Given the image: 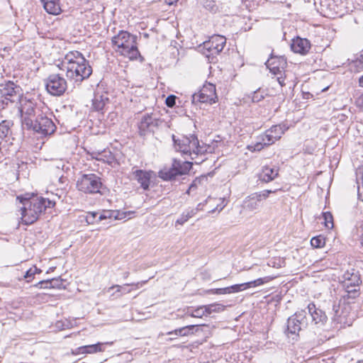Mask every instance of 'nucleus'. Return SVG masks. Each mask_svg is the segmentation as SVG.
<instances>
[{"instance_id": "obj_1", "label": "nucleus", "mask_w": 363, "mask_h": 363, "mask_svg": "<svg viewBox=\"0 0 363 363\" xmlns=\"http://www.w3.org/2000/svg\"><path fill=\"white\" fill-rule=\"evenodd\" d=\"M62 66L66 69V77L74 83H81L92 74V67L89 62L77 50L67 52Z\"/></svg>"}, {"instance_id": "obj_2", "label": "nucleus", "mask_w": 363, "mask_h": 363, "mask_svg": "<svg viewBox=\"0 0 363 363\" xmlns=\"http://www.w3.org/2000/svg\"><path fill=\"white\" fill-rule=\"evenodd\" d=\"M17 199L23 203V207L21 208V219L26 225L33 224L48 208H53L55 205V202L49 199L34 195L31 197H27V195L20 196Z\"/></svg>"}, {"instance_id": "obj_3", "label": "nucleus", "mask_w": 363, "mask_h": 363, "mask_svg": "<svg viewBox=\"0 0 363 363\" xmlns=\"http://www.w3.org/2000/svg\"><path fill=\"white\" fill-rule=\"evenodd\" d=\"M172 140L175 150L184 156L189 157L196 164H201L206 160L207 147L200 145L195 135H182L177 138L172 135Z\"/></svg>"}, {"instance_id": "obj_4", "label": "nucleus", "mask_w": 363, "mask_h": 363, "mask_svg": "<svg viewBox=\"0 0 363 363\" xmlns=\"http://www.w3.org/2000/svg\"><path fill=\"white\" fill-rule=\"evenodd\" d=\"M137 37L128 31L120 30L111 38V44L115 51L121 55L136 60L140 56L137 47Z\"/></svg>"}, {"instance_id": "obj_5", "label": "nucleus", "mask_w": 363, "mask_h": 363, "mask_svg": "<svg viewBox=\"0 0 363 363\" xmlns=\"http://www.w3.org/2000/svg\"><path fill=\"white\" fill-rule=\"evenodd\" d=\"M102 187L101 178L95 174H84L77 181V188L85 194H96Z\"/></svg>"}, {"instance_id": "obj_6", "label": "nucleus", "mask_w": 363, "mask_h": 363, "mask_svg": "<svg viewBox=\"0 0 363 363\" xmlns=\"http://www.w3.org/2000/svg\"><path fill=\"white\" fill-rule=\"evenodd\" d=\"M21 88L12 82L0 84V110L4 109L9 104L16 102L21 95Z\"/></svg>"}, {"instance_id": "obj_7", "label": "nucleus", "mask_w": 363, "mask_h": 363, "mask_svg": "<svg viewBox=\"0 0 363 363\" xmlns=\"http://www.w3.org/2000/svg\"><path fill=\"white\" fill-rule=\"evenodd\" d=\"M341 282L349 298H354L359 296V286L361 283V279L357 271L354 269L346 271L342 275Z\"/></svg>"}, {"instance_id": "obj_8", "label": "nucleus", "mask_w": 363, "mask_h": 363, "mask_svg": "<svg viewBox=\"0 0 363 363\" xmlns=\"http://www.w3.org/2000/svg\"><path fill=\"white\" fill-rule=\"evenodd\" d=\"M67 87L65 79L59 74H52L45 79L47 91L52 96L62 95Z\"/></svg>"}, {"instance_id": "obj_9", "label": "nucleus", "mask_w": 363, "mask_h": 363, "mask_svg": "<svg viewBox=\"0 0 363 363\" xmlns=\"http://www.w3.org/2000/svg\"><path fill=\"white\" fill-rule=\"evenodd\" d=\"M307 325L306 311L301 310L288 318L286 332L292 335L298 334Z\"/></svg>"}, {"instance_id": "obj_10", "label": "nucleus", "mask_w": 363, "mask_h": 363, "mask_svg": "<svg viewBox=\"0 0 363 363\" xmlns=\"http://www.w3.org/2000/svg\"><path fill=\"white\" fill-rule=\"evenodd\" d=\"M22 125L26 128L33 125V121L37 117L40 110L32 101H25L20 108Z\"/></svg>"}, {"instance_id": "obj_11", "label": "nucleus", "mask_w": 363, "mask_h": 363, "mask_svg": "<svg viewBox=\"0 0 363 363\" xmlns=\"http://www.w3.org/2000/svg\"><path fill=\"white\" fill-rule=\"evenodd\" d=\"M225 43L226 39L224 36L220 35H213L208 40L203 43V54L208 58L218 55L223 50Z\"/></svg>"}, {"instance_id": "obj_12", "label": "nucleus", "mask_w": 363, "mask_h": 363, "mask_svg": "<svg viewBox=\"0 0 363 363\" xmlns=\"http://www.w3.org/2000/svg\"><path fill=\"white\" fill-rule=\"evenodd\" d=\"M29 129L43 135H48L55 133L56 126L51 118L42 113H38L33 121V125Z\"/></svg>"}, {"instance_id": "obj_13", "label": "nucleus", "mask_w": 363, "mask_h": 363, "mask_svg": "<svg viewBox=\"0 0 363 363\" xmlns=\"http://www.w3.org/2000/svg\"><path fill=\"white\" fill-rule=\"evenodd\" d=\"M160 123V119L152 113L143 115L138 125L140 135H145L148 133L153 132Z\"/></svg>"}, {"instance_id": "obj_14", "label": "nucleus", "mask_w": 363, "mask_h": 363, "mask_svg": "<svg viewBox=\"0 0 363 363\" xmlns=\"http://www.w3.org/2000/svg\"><path fill=\"white\" fill-rule=\"evenodd\" d=\"M216 86L214 84L208 83L204 84L199 94H194L192 96L193 103L199 101L201 103H215L216 98Z\"/></svg>"}, {"instance_id": "obj_15", "label": "nucleus", "mask_w": 363, "mask_h": 363, "mask_svg": "<svg viewBox=\"0 0 363 363\" xmlns=\"http://www.w3.org/2000/svg\"><path fill=\"white\" fill-rule=\"evenodd\" d=\"M208 179L206 176L196 177L190 184L186 194L191 196L203 194L206 191Z\"/></svg>"}, {"instance_id": "obj_16", "label": "nucleus", "mask_w": 363, "mask_h": 363, "mask_svg": "<svg viewBox=\"0 0 363 363\" xmlns=\"http://www.w3.org/2000/svg\"><path fill=\"white\" fill-rule=\"evenodd\" d=\"M113 343V342H97L96 344L94 345L81 346L72 350V354L74 355H78L85 354H94L104 352L105 350V348L104 347V345H112Z\"/></svg>"}, {"instance_id": "obj_17", "label": "nucleus", "mask_w": 363, "mask_h": 363, "mask_svg": "<svg viewBox=\"0 0 363 363\" xmlns=\"http://www.w3.org/2000/svg\"><path fill=\"white\" fill-rule=\"evenodd\" d=\"M306 308L311 317L312 322L315 325H319L321 326L326 323L328 318L325 313L320 308H317L314 303H308Z\"/></svg>"}, {"instance_id": "obj_18", "label": "nucleus", "mask_w": 363, "mask_h": 363, "mask_svg": "<svg viewBox=\"0 0 363 363\" xmlns=\"http://www.w3.org/2000/svg\"><path fill=\"white\" fill-rule=\"evenodd\" d=\"M291 49L296 53L306 55L311 49V43L306 38L296 37L292 40Z\"/></svg>"}, {"instance_id": "obj_19", "label": "nucleus", "mask_w": 363, "mask_h": 363, "mask_svg": "<svg viewBox=\"0 0 363 363\" xmlns=\"http://www.w3.org/2000/svg\"><path fill=\"white\" fill-rule=\"evenodd\" d=\"M133 211H125L121 212L119 211H112V210H104L102 212L99 213V216H98V220H103L106 219H113V220H122L128 216L134 214Z\"/></svg>"}, {"instance_id": "obj_20", "label": "nucleus", "mask_w": 363, "mask_h": 363, "mask_svg": "<svg viewBox=\"0 0 363 363\" xmlns=\"http://www.w3.org/2000/svg\"><path fill=\"white\" fill-rule=\"evenodd\" d=\"M152 173L150 171L136 169L133 171V177L144 190H148Z\"/></svg>"}, {"instance_id": "obj_21", "label": "nucleus", "mask_w": 363, "mask_h": 363, "mask_svg": "<svg viewBox=\"0 0 363 363\" xmlns=\"http://www.w3.org/2000/svg\"><path fill=\"white\" fill-rule=\"evenodd\" d=\"M277 141L276 139H274L273 135L269 133L267 130L262 135H260L257 138V141L254 145L253 147H249V149L253 148L254 151H260L264 148V146H269L272 145Z\"/></svg>"}, {"instance_id": "obj_22", "label": "nucleus", "mask_w": 363, "mask_h": 363, "mask_svg": "<svg viewBox=\"0 0 363 363\" xmlns=\"http://www.w3.org/2000/svg\"><path fill=\"white\" fill-rule=\"evenodd\" d=\"M267 67L270 70V72L274 75L281 74L284 67L286 65V61L284 57H279L278 65L275 66V59L270 58L266 62Z\"/></svg>"}, {"instance_id": "obj_23", "label": "nucleus", "mask_w": 363, "mask_h": 363, "mask_svg": "<svg viewBox=\"0 0 363 363\" xmlns=\"http://www.w3.org/2000/svg\"><path fill=\"white\" fill-rule=\"evenodd\" d=\"M278 172L279 169L276 167L264 166L262 167L259 179L266 183L269 182L278 176Z\"/></svg>"}, {"instance_id": "obj_24", "label": "nucleus", "mask_w": 363, "mask_h": 363, "mask_svg": "<svg viewBox=\"0 0 363 363\" xmlns=\"http://www.w3.org/2000/svg\"><path fill=\"white\" fill-rule=\"evenodd\" d=\"M108 101L107 94L96 92L92 99V108L96 111H102Z\"/></svg>"}, {"instance_id": "obj_25", "label": "nucleus", "mask_w": 363, "mask_h": 363, "mask_svg": "<svg viewBox=\"0 0 363 363\" xmlns=\"http://www.w3.org/2000/svg\"><path fill=\"white\" fill-rule=\"evenodd\" d=\"M352 72H359L363 69V50L355 54L352 59H348Z\"/></svg>"}, {"instance_id": "obj_26", "label": "nucleus", "mask_w": 363, "mask_h": 363, "mask_svg": "<svg viewBox=\"0 0 363 363\" xmlns=\"http://www.w3.org/2000/svg\"><path fill=\"white\" fill-rule=\"evenodd\" d=\"M206 326L205 325H189L180 328L175 329L174 330L169 331L167 333V335H177L182 337L188 336L191 334L194 333V328H196L195 332H198L199 330V327Z\"/></svg>"}, {"instance_id": "obj_27", "label": "nucleus", "mask_w": 363, "mask_h": 363, "mask_svg": "<svg viewBox=\"0 0 363 363\" xmlns=\"http://www.w3.org/2000/svg\"><path fill=\"white\" fill-rule=\"evenodd\" d=\"M260 201L257 194H251L243 201V208L249 211L257 210L260 206Z\"/></svg>"}, {"instance_id": "obj_28", "label": "nucleus", "mask_w": 363, "mask_h": 363, "mask_svg": "<svg viewBox=\"0 0 363 363\" xmlns=\"http://www.w3.org/2000/svg\"><path fill=\"white\" fill-rule=\"evenodd\" d=\"M13 123L12 121L5 120L0 123V138L6 141V138L11 135V127Z\"/></svg>"}, {"instance_id": "obj_29", "label": "nucleus", "mask_w": 363, "mask_h": 363, "mask_svg": "<svg viewBox=\"0 0 363 363\" xmlns=\"http://www.w3.org/2000/svg\"><path fill=\"white\" fill-rule=\"evenodd\" d=\"M43 3L44 9L50 14L57 15L60 13L61 9L59 4L55 0H41Z\"/></svg>"}, {"instance_id": "obj_30", "label": "nucleus", "mask_w": 363, "mask_h": 363, "mask_svg": "<svg viewBox=\"0 0 363 363\" xmlns=\"http://www.w3.org/2000/svg\"><path fill=\"white\" fill-rule=\"evenodd\" d=\"M177 168L174 166V162L172 165L169 168H164L160 171L159 177L163 180H172L174 179L177 176H179L178 172H177Z\"/></svg>"}, {"instance_id": "obj_31", "label": "nucleus", "mask_w": 363, "mask_h": 363, "mask_svg": "<svg viewBox=\"0 0 363 363\" xmlns=\"http://www.w3.org/2000/svg\"><path fill=\"white\" fill-rule=\"evenodd\" d=\"M191 162H181L179 160H174V166L176 167L179 175H184L188 174L192 167Z\"/></svg>"}, {"instance_id": "obj_32", "label": "nucleus", "mask_w": 363, "mask_h": 363, "mask_svg": "<svg viewBox=\"0 0 363 363\" xmlns=\"http://www.w3.org/2000/svg\"><path fill=\"white\" fill-rule=\"evenodd\" d=\"M146 282H147V281H143L137 282V283L126 284L123 286L115 285V286H112L111 287H110L109 290L116 288L117 289L116 293H121V294L118 295V296H121L122 294H128L131 291V289H127L126 286H135L136 288H139L140 286H142L143 284H145Z\"/></svg>"}, {"instance_id": "obj_33", "label": "nucleus", "mask_w": 363, "mask_h": 363, "mask_svg": "<svg viewBox=\"0 0 363 363\" xmlns=\"http://www.w3.org/2000/svg\"><path fill=\"white\" fill-rule=\"evenodd\" d=\"M286 128L284 125H273L271 128L268 129L269 133H271L274 136V139L277 140H279L281 135L284 133Z\"/></svg>"}, {"instance_id": "obj_34", "label": "nucleus", "mask_w": 363, "mask_h": 363, "mask_svg": "<svg viewBox=\"0 0 363 363\" xmlns=\"http://www.w3.org/2000/svg\"><path fill=\"white\" fill-rule=\"evenodd\" d=\"M99 216V212H88L86 215L81 216V221L85 220L89 225L98 223L100 222V220H98Z\"/></svg>"}, {"instance_id": "obj_35", "label": "nucleus", "mask_w": 363, "mask_h": 363, "mask_svg": "<svg viewBox=\"0 0 363 363\" xmlns=\"http://www.w3.org/2000/svg\"><path fill=\"white\" fill-rule=\"evenodd\" d=\"M202 4L204 9L213 13L220 11V5L216 2V0H203Z\"/></svg>"}, {"instance_id": "obj_36", "label": "nucleus", "mask_w": 363, "mask_h": 363, "mask_svg": "<svg viewBox=\"0 0 363 363\" xmlns=\"http://www.w3.org/2000/svg\"><path fill=\"white\" fill-rule=\"evenodd\" d=\"M357 182L358 184V198L363 200V167L359 168L357 172Z\"/></svg>"}, {"instance_id": "obj_37", "label": "nucleus", "mask_w": 363, "mask_h": 363, "mask_svg": "<svg viewBox=\"0 0 363 363\" xmlns=\"http://www.w3.org/2000/svg\"><path fill=\"white\" fill-rule=\"evenodd\" d=\"M274 277H264L263 278H259L256 280L246 282V285L247 286V289L251 287H256L267 284L272 281Z\"/></svg>"}, {"instance_id": "obj_38", "label": "nucleus", "mask_w": 363, "mask_h": 363, "mask_svg": "<svg viewBox=\"0 0 363 363\" xmlns=\"http://www.w3.org/2000/svg\"><path fill=\"white\" fill-rule=\"evenodd\" d=\"M89 154L91 155L92 159H95L98 161H102L104 162H107L108 164L112 163L114 159L112 153L107 154L108 157L106 158L100 157L101 153L99 151H94Z\"/></svg>"}, {"instance_id": "obj_39", "label": "nucleus", "mask_w": 363, "mask_h": 363, "mask_svg": "<svg viewBox=\"0 0 363 363\" xmlns=\"http://www.w3.org/2000/svg\"><path fill=\"white\" fill-rule=\"evenodd\" d=\"M186 314L194 318H202L203 315H206L205 306L198 307L197 308L192 311L188 309Z\"/></svg>"}, {"instance_id": "obj_40", "label": "nucleus", "mask_w": 363, "mask_h": 363, "mask_svg": "<svg viewBox=\"0 0 363 363\" xmlns=\"http://www.w3.org/2000/svg\"><path fill=\"white\" fill-rule=\"evenodd\" d=\"M224 306L219 303L210 304L205 306V309L206 311V315H209L211 313H218L220 311H223L224 310Z\"/></svg>"}, {"instance_id": "obj_41", "label": "nucleus", "mask_w": 363, "mask_h": 363, "mask_svg": "<svg viewBox=\"0 0 363 363\" xmlns=\"http://www.w3.org/2000/svg\"><path fill=\"white\" fill-rule=\"evenodd\" d=\"M323 217L324 219V224L325 226L328 228L331 229L333 228V217L331 213L330 212H324L323 213Z\"/></svg>"}, {"instance_id": "obj_42", "label": "nucleus", "mask_w": 363, "mask_h": 363, "mask_svg": "<svg viewBox=\"0 0 363 363\" xmlns=\"http://www.w3.org/2000/svg\"><path fill=\"white\" fill-rule=\"evenodd\" d=\"M311 245L315 248H320L325 245V238L320 235L313 237L311 240Z\"/></svg>"}, {"instance_id": "obj_43", "label": "nucleus", "mask_w": 363, "mask_h": 363, "mask_svg": "<svg viewBox=\"0 0 363 363\" xmlns=\"http://www.w3.org/2000/svg\"><path fill=\"white\" fill-rule=\"evenodd\" d=\"M37 270L38 267L35 266L30 267L26 272L23 276L24 279H27L28 282H30L34 278L35 274H36Z\"/></svg>"}, {"instance_id": "obj_44", "label": "nucleus", "mask_w": 363, "mask_h": 363, "mask_svg": "<svg viewBox=\"0 0 363 363\" xmlns=\"http://www.w3.org/2000/svg\"><path fill=\"white\" fill-rule=\"evenodd\" d=\"M51 289H62L65 288L63 280L60 277L51 279Z\"/></svg>"}, {"instance_id": "obj_45", "label": "nucleus", "mask_w": 363, "mask_h": 363, "mask_svg": "<svg viewBox=\"0 0 363 363\" xmlns=\"http://www.w3.org/2000/svg\"><path fill=\"white\" fill-rule=\"evenodd\" d=\"M229 289H230V294L241 291L243 290H245L247 289V286L246 285V283L240 284H235L233 286H229Z\"/></svg>"}, {"instance_id": "obj_46", "label": "nucleus", "mask_w": 363, "mask_h": 363, "mask_svg": "<svg viewBox=\"0 0 363 363\" xmlns=\"http://www.w3.org/2000/svg\"><path fill=\"white\" fill-rule=\"evenodd\" d=\"M210 292L213 294H230V289L228 287L220 288V289H214L210 290Z\"/></svg>"}, {"instance_id": "obj_47", "label": "nucleus", "mask_w": 363, "mask_h": 363, "mask_svg": "<svg viewBox=\"0 0 363 363\" xmlns=\"http://www.w3.org/2000/svg\"><path fill=\"white\" fill-rule=\"evenodd\" d=\"M50 283H51V279L42 280L35 284V286L40 289H51Z\"/></svg>"}, {"instance_id": "obj_48", "label": "nucleus", "mask_w": 363, "mask_h": 363, "mask_svg": "<svg viewBox=\"0 0 363 363\" xmlns=\"http://www.w3.org/2000/svg\"><path fill=\"white\" fill-rule=\"evenodd\" d=\"M264 99V96L259 90L253 92L252 96V101L254 103H258Z\"/></svg>"}, {"instance_id": "obj_49", "label": "nucleus", "mask_w": 363, "mask_h": 363, "mask_svg": "<svg viewBox=\"0 0 363 363\" xmlns=\"http://www.w3.org/2000/svg\"><path fill=\"white\" fill-rule=\"evenodd\" d=\"M176 99H177V97L175 96L169 95L166 99V101H165L166 105L170 108L174 106L176 104Z\"/></svg>"}, {"instance_id": "obj_50", "label": "nucleus", "mask_w": 363, "mask_h": 363, "mask_svg": "<svg viewBox=\"0 0 363 363\" xmlns=\"http://www.w3.org/2000/svg\"><path fill=\"white\" fill-rule=\"evenodd\" d=\"M273 191L272 190H264L262 191L255 193L254 194H257L258 199H259L260 202L263 199H267L269 194L272 193Z\"/></svg>"}, {"instance_id": "obj_51", "label": "nucleus", "mask_w": 363, "mask_h": 363, "mask_svg": "<svg viewBox=\"0 0 363 363\" xmlns=\"http://www.w3.org/2000/svg\"><path fill=\"white\" fill-rule=\"evenodd\" d=\"M183 213L184 214V216H186V218L189 220L196 214V210H193V208L189 209L183 212Z\"/></svg>"}, {"instance_id": "obj_52", "label": "nucleus", "mask_w": 363, "mask_h": 363, "mask_svg": "<svg viewBox=\"0 0 363 363\" xmlns=\"http://www.w3.org/2000/svg\"><path fill=\"white\" fill-rule=\"evenodd\" d=\"M187 220L188 219L186 218V216H184V214L182 213L181 216L177 220L176 223L179 225H183Z\"/></svg>"}, {"instance_id": "obj_53", "label": "nucleus", "mask_w": 363, "mask_h": 363, "mask_svg": "<svg viewBox=\"0 0 363 363\" xmlns=\"http://www.w3.org/2000/svg\"><path fill=\"white\" fill-rule=\"evenodd\" d=\"M356 104L359 108L363 109V94L357 99Z\"/></svg>"}, {"instance_id": "obj_54", "label": "nucleus", "mask_w": 363, "mask_h": 363, "mask_svg": "<svg viewBox=\"0 0 363 363\" xmlns=\"http://www.w3.org/2000/svg\"><path fill=\"white\" fill-rule=\"evenodd\" d=\"M276 80L279 82V84H280L281 86H283L285 85V78L283 77L282 76H280V77H277Z\"/></svg>"}, {"instance_id": "obj_55", "label": "nucleus", "mask_w": 363, "mask_h": 363, "mask_svg": "<svg viewBox=\"0 0 363 363\" xmlns=\"http://www.w3.org/2000/svg\"><path fill=\"white\" fill-rule=\"evenodd\" d=\"M100 153H101L100 157L106 158V157H108V155H106V154L111 153V152L109 150H104L100 152Z\"/></svg>"}, {"instance_id": "obj_56", "label": "nucleus", "mask_w": 363, "mask_h": 363, "mask_svg": "<svg viewBox=\"0 0 363 363\" xmlns=\"http://www.w3.org/2000/svg\"><path fill=\"white\" fill-rule=\"evenodd\" d=\"M204 206L203 203H200L197 205V206L195 208H193V210H196V213L199 211L203 210V206Z\"/></svg>"}, {"instance_id": "obj_57", "label": "nucleus", "mask_w": 363, "mask_h": 363, "mask_svg": "<svg viewBox=\"0 0 363 363\" xmlns=\"http://www.w3.org/2000/svg\"><path fill=\"white\" fill-rule=\"evenodd\" d=\"M359 85L363 87V75L359 79Z\"/></svg>"}, {"instance_id": "obj_58", "label": "nucleus", "mask_w": 363, "mask_h": 363, "mask_svg": "<svg viewBox=\"0 0 363 363\" xmlns=\"http://www.w3.org/2000/svg\"><path fill=\"white\" fill-rule=\"evenodd\" d=\"M177 0H165V2L169 5L173 4L174 2H177Z\"/></svg>"}, {"instance_id": "obj_59", "label": "nucleus", "mask_w": 363, "mask_h": 363, "mask_svg": "<svg viewBox=\"0 0 363 363\" xmlns=\"http://www.w3.org/2000/svg\"><path fill=\"white\" fill-rule=\"evenodd\" d=\"M218 207H219V205L218 204V205H217V206H216L215 208L210 210V211H208V213H214V212L216 211V209H218Z\"/></svg>"}, {"instance_id": "obj_60", "label": "nucleus", "mask_w": 363, "mask_h": 363, "mask_svg": "<svg viewBox=\"0 0 363 363\" xmlns=\"http://www.w3.org/2000/svg\"><path fill=\"white\" fill-rule=\"evenodd\" d=\"M174 335V337H169L167 340H168V341H172V340H176V339H177V337L178 335Z\"/></svg>"}, {"instance_id": "obj_61", "label": "nucleus", "mask_w": 363, "mask_h": 363, "mask_svg": "<svg viewBox=\"0 0 363 363\" xmlns=\"http://www.w3.org/2000/svg\"><path fill=\"white\" fill-rule=\"evenodd\" d=\"M65 179V178H64V177H63L62 175V176H60V178H59V182H61V183H63V182H63V179Z\"/></svg>"}, {"instance_id": "obj_62", "label": "nucleus", "mask_w": 363, "mask_h": 363, "mask_svg": "<svg viewBox=\"0 0 363 363\" xmlns=\"http://www.w3.org/2000/svg\"><path fill=\"white\" fill-rule=\"evenodd\" d=\"M128 276H129V272H125L123 274V277H124V278H127Z\"/></svg>"}, {"instance_id": "obj_63", "label": "nucleus", "mask_w": 363, "mask_h": 363, "mask_svg": "<svg viewBox=\"0 0 363 363\" xmlns=\"http://www.w3.org/2000/svg\"><path fill=\"white\" fill-rule=\"evenodd\" d=\"M273 59H275V66L278 65V59L279 57H272Z\"/></svg>"}, {"instance_id": "obj_64", "label": "nucleus", "mask_w": 363, "mask_h": 363, "mask_svg": "<svg viewBox=\"0 0 363 363\" xmlns=\"http://www.w3.org/2000/svg\"><path fill=\"white\" fill-rule=\"evenodd\" d=\"M361 244H362V247H363V234H362V237Z\"/></svg>"}]
</instances>
